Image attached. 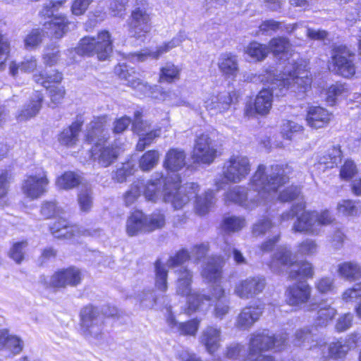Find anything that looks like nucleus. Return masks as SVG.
<instances>
[{"label":"nucleus","instance_id":"nucleus-26","mask_svg":"<svg viewBox=\"0 0 361 361\" xmlns=\"http://www.w3.org/2000/svg\"><path fill=\"white\" fill-rule=\"evenodd\" d=\"M313 212H305L298 217L293 229L295 232H303L312 235H319L320 228L316 225Z\"/></svg>","mask_w":361,"mask_h":361},{"label":"nucleus","instance_id":"nucleus-34","mask_svg":"<svg viewBox=\"0 0 361 361\" xmlns=\"http://www.w3.org/2000/svg\"><path fill=\"white\" fill-rule=\"evenodd\" d=\"M269 53L271 52L276 57L282 59L283 57L288 58L291 55V45L289 40L283 37H274L271 39L269 44Z\"/></svg>","mask_w":361,"mask_h":361},{"label":"nucleus","instance_id":"nucleus-28","mask_svg":"<svg viewBox=\"0 0 361 361\" xmlns=\"http://www.w3.org/2000/svg\"><path fill=\"white\" fill-rule=\"evenodd\" d=\"M223 260L220 257H212L207 259L201 274L208 283H217L221 279V267Z\"/></svg>","mask_w":361,"mask_h":361},{"label":"nucleus","instance_id":"nucleus-5","mask_svg":"<svg viewBox=\"0 0 361 361\" xmlns=\"http://www.w3.org/2000/svg\"><path fill=\"white\" fill-rule=\"evenodd\" d=\"M113 40L107 30L99 32L96 37L82 38L75 48L80 55L92 56L96 55L99 61L107 59L112 52Z\"/></svg>","mask_w":361,"mask_h":361},{"label":"nucleus","instance_id":"nucleus-2","mask_svg":"<svg viewBox=\"0 0 361 361\" xmlns=\"http://www.w3.org/2000/svg\"><path fill=\"white\" fill-rule=\"evenodd\" d=\"M180 178L176 176L174 181L171 183L170 180L159 178L155 180H149L147 183L142 181L141 192L148 202H157L161 197V188L164 184V194L163 200L166 202H171L175 209H181L186 204L190 199L197 196L199 185L191 183L183 187L179 186Z\"/></svg>","mask_w":361,"mask_h":361},{"label":"nucleus","instance_id":"nucleus-8","mask_svg":"<svg viewBox=\"0 0 361 361\" xmlns=\"http://www.w3.org/2000/svg\"><path fill=\"white\" fill-rule=\"evenodd\" d=\"M176 272L178 276L177 293L179 295H188L187 312L188 314L202 307L204 304H209L211 301V297L209 295L197 293L188 295L191 290L190 286L192 279V274L188 269L180 268L179 270H177Z\"/></svg>","mask_w":361,"mask_h":361},{"label":"nucleus","instance_id":"nucleus-31","mask_svg":"<svg viewBox=\"0 0 361 361\" xmlns=\"http://www.w3.org/2000/svg\"><path fill=\"white\" fill-rule=\"evenodd\" d=\"M220 71L228 77L235 76L238 71L237 56L231 53H223L218 59Z\"/></svg>","mask_w":361,"mask_h":361},{"label":"nucleus","instance_id":"nucleus-14","mask_svg":"<svg viewBox=\"0 0 361 361\" xmlns=\"http://www.w3.org/2000/svg\"><path fill=\"white\" fill-rule=\"evenodd\" d=\"M216 153L215 145L207 135L202 134L197 137L192 151V157L195 161L211 164L216 157Z\"/></svg>","mask_w":361,"mask_h":361},{"label":"nucleus","instance_id":"nucleus-15","mask_svg":"<svg viewBox=\"0 0 361 361\" xmlns=\"http://www.w3.org/2000/svg\"><path fill=\"white\" fill-rule=\"evenodd\" d=\"M130 18V32L134 37L142 38L150 32L151 16L146 9L136 8L132 11Z\"/></svg>","mask_w":361,"mask_h":361},{"label":"nucleus","instance_id":"nucleus-55","mask_svg":"<svg viewBox=\"0 0 361 361\" xmlns=\"http://www.w3.org/2000/svg\"><path fill=\"white\" fill-rule=\"evenodd\" d=\"M245 224L244 218L232 216L224 219L222 228L227 232H235L241 230Z\"/></svg>","mask_w":361,"mask_h":361},{"label":"nucleus","instance_id":"nucleus-11","mask_svg":"<svg viewBox=\"0 0 361 361\" xmlns=\"http://www.w3.org/2000/svg\"><path fill=\"white\" fill-rule=\"evenodd\" d=\"M355 56L345 49L337 48L334 51L329 69L344 78H351L355 73Z\"/></svg>","mask_w":361,"mask_h":361},{"label":"nucleus","instance_id":"nucleus-4","mask_svg":"<svg viewBox=\"0 0 361 361\" xmlns=\"http://www.w3.org/2000/svg\"><path fill=\"white\" fill-rule=\"evenodd\" d=\"M295 259L291 251L286 247H279L274 253L270 263L271 269L277 273L282 272L286 267L289 269L288 276L291 279L298 278H312L314 271L312 264L307 261H302L294 264Z\"/></svg>","mask_w":361,"mask_h":361},{"label":"nucleus","instance_id":"nucleus-32","mask_svg":"<svg viewBox=\"0 0 361 361\" xmlns=\"http://www.w3.org/2000/svg\"><path fill=\"white\" fill-rule=\"evenodd\" d=\"M185 164V154L183 150L177 148L169 149L165 156L164 166L166 169L177 171Z\"/></svg>","mask_w":361,"mask_h":361},{"label":"nucleus","instance_id":"nucleus-7","mask_svg":"<svg viewBox=\"0 0 361 361\" xmlns=\"http://www.w3.org/2000/svg\"><path fill=\"white\" fill-rule=\"evenodd\" d=\"M251 171L249 159L241 154H233L224 164L223 178L225 182H216L217 189L223 188V184L227 183H238L246 178Z\"/></svg>","mask_w":361,"mask_h":361},{"label":"nucleus","instance_id":"nucleus-18","mask_svg":"<svg viewBox=\"0 0 361 361\" xmlns=\"http://www.w3.org/2000/svg\"><path fill=\"white\" fill-rule=\"evenodd\" d=\"M186 39L184 32H180L171 41L157 47L156 51L144 50L141 52L133 53L130 55L133 62H142L147 58L158 59L160 56L169 51L171 49L179 46Z\"/></svg>","mask_w":361,"mask_h":361},{"label":"nucleus","instance_id":"nucleus-49","mask_svg":"<svg viewBox=\"0 0 361 361\" xmlns=\"http://www.w3.org/2000/svg\"><path fill=\"white\" fill-rule=\"evenodd\" d=\"M160 154L157 150H149L140 159V167L143 171H149L158 163Z\"/></svg>","mask_w":361,"mask_h":361},{"label":"nucleus","instance_id":"nucleus-41","mask_svg":"<svg viewBox=\"0 0 361 361\" xmlns=\"http://www.w3.org/2000/svg\"><path fill=\"white\" fill-rule=\"evenodd\" d=\"M81 183V177L72 171H66L57 178L56 185L61 190H70Z\"/></svg>","mask_w":361,"mask_h":361},{"label":"nucleus","instance_id":"nucleus-9","mask_svg":"<svg viewBox=\"0 0 361 361\" xmlns=\"http://www.w3.org/2000/svg\"><path fill=\"white\" fill-rule=\"evenodd\" d=\"M66 1L49 0L47 3L44 4L39 11L40 16L51 19L49 21L45 22L44 26L56 38H60L65 34L69 22L65 16H53V14Z\"/></svg>","mask_w":361,"mask_h":361},{"label":"nucleus","instance_id":"nucleus-33","mask_svg":"<svg viewBox=\"0 0 361 361\" xmlns=\"http://www.w3.org/2000/svg\"><path fill=\"white\" fill-rule=\"evenodd\" d=\"M167 323L172 328H176L181 335L195 336L199 329L200 320L194 319L186 322L178 323L173 315L167 317Z\"/></svg>","mask_w":361,"mask_h":361},{"label":"nucleus","instance_id":"nucleus-51","mask_svg":"<svg viewBox=\"0 0 361 361\" xmlns=\"http://www.w3.org/2000/svg\"><path fill=\"white\" fill-rule=\"evenodd\" d=\"M314 286L321 294L334 293L336 290L335 280L331 276H323L318 279L314 283Z\"/></svg>","mask_w":361,"mask_h":361},{"label":"nucleus","instance_id":"nucleus-13","mask_svg":"<svg viewBox=\"0 0 361 361\" xmlns=\"http://www.w3.org/2000/svg\"><path fill=\"white\" fill-rule=\"evenodd\" d=\"M81 329L82 334L88 337H98L102 330V318L97 309L87 305L80 312Z\"/></svg>","mask_w":361,"mask_h":361},{"label":"nucleus","instance_id":"nucleus-21","mask_svg":"<svg viewBox=\"0 0 361 361\" xmlns=\"http://www.w3.org/2000/svg\"><path fill=\"white\" fill-rule=\"evenodd\" d=\"M286 293L287 302L292 306H299L308 302L312 288L308 283L301 282L290 286Z\"/></svg>","mask_w":361,"mask_h":361},{"label":"nucleus","instance_id":"nucleus-22","mask_svg":"<svg viewBox=\"0 0 361 361\" xmlns=\"http://www.w3.org/2000/svg\"><path fill=\"white\" fill-rule=\"evenodd\" d=\"M199 341L209 353H214L221 346L222 341L221 328L213 326H207L201 332Z\"/></svg>","mask_w":361,"mask_h":361},{"label":"nucleus","instance_id":"nucleus-60","mask_svg":"<svg viewBox=\"0 0 361 361\" xmlns=\"http://www.w3.org/2000/svg\"><path fill=\"white\" fill-rule=\"evenodd\" d=\"M27 246V241L15 243L11 247L8 255L16 263L20 264L24 259L25 250Z\"/></svg>","mask_w":361,"mask_h":361},{"label":"nucleus","instance_id":"nucleus-63","mask_svg":"<svg viewBox=\"0 0 361 361\" xmlns=\"http://www.w3.org/2000/svg\"><path fill=\"white\" fill-rule=\"evenodd\" d=\"M135 171L134 164L130 162H127L118 169L115 173L114 178L119 183H123L126 180V178L132 174Z\"/></svg>","mask_w":361,"mask_h":361},{"label":"nucleus","instance_id":"nucleus-64","mask_svg":"<svg viewBox=\"0 0 361 361\" xmlns=\"http://www.w3.org/2000/svg\"><path fill=\"white\" fill-rule=\"evenodd\" d=\"M357 173L355 163L351 160H347L341 166L340 176L343 180H350Z\"/></svg>","mask_w":361,"mask_h":361},{"label":"nucleus","instance_id":"nucleus-3","mask_svg":"<svg viewBox=\"0 0 361 361\" xmlns=\"http://www.w3.org/2000/svg\"><path fill=\"white\" fill-rule=\"evenodd\" d=\"M106 123V116L94 118L88 125L85 135L86 141L95 142L90 152L92 159L103 167L111 165L118 155V147H104L99 142L105 139Z\"/></svg>","mask_w":361,"mask_h":361},{"label":"nucleus","instance_id":"nucleus-56","mask_svg":"<svg viewBox=\"0 0 361 361\" xmlns=\"http://www.w3.org/2000/svg\"><path fill=\"white\" fill-rule=\"evenodd\" d=\"M142 181L134 182L123 195V202L126 206L134 204L141 195Z\"/></svg>","mask_w":361,"mask_h":361},{"label":"nucleus","instance_id":"nucleus-25","mask_svg":"<svg viewBox=\"0 0 361 361\" xmlns=\"http://www.w3.org/2000/svg\"><path fill=\"white\" fill-rule=\"evenodd\" d=\"M231 102V94L228 92H223L209 96L204 101V106L212 114L223 113L230 108Z\"/></svg>","mask_w":361,"mask_h":361},{"label":"nucleus","instance_id":"nucleus-19","mask_svg":"<svg viewBox=\"0 0 361 361\" xmlns=\"http://www.w3.org/2000/svg\"><path fill=\"white\" fill-rule=\"evenodd\" d=\"M82 273L75 267L60 269L51 276L49 285L54 288H66L76 286L80 283Z\"/></svg>","mask_w":361,"mask_h":361},{"label":"nucleus","instance_id":"nucleus-38","mask_svg":"<svg viewBox=\"0 0 361 361\" xmlns=\"http://www.w3.org/2000/svg\"><path fill=\"white\" fill-rule=\"evenodd\" d=\"M33 79L36 83L49 89L56 85H59L63 79V76L60 72L52 70L46 74H35Z\"/></svg>","mask_w":361,"mask_h":361},{"label":"nucleus","instance_id":"nucleus-10","mask_svg":"<svg viewBox=\"0 0 361 361\" xmlns=\"http://www.w3.org/2000/svg\"><path fill=\"white\" fill-rule=\"evenodd\" d=\"M287 335L282 334L274 337L269 331L256 332L251 335L249 343V356L252 357L255 354L267 350L272 348H280L286 341Z\"/></svg>","mask_w":361,"mask_h":361},{"label":"nucleus","instance_id":"nucleus-23","mask_svg":"<svg viewBox=\"0 0 361 361\" xmlns=\"http://www.w3.org/2000/svg\"><path fill=\"white\" fill-rule=\"evenodd\" d=\"M262 308L259 306H249L243 308L237 316L235 326L240 330L250 329L260 317Z\"/></svg>","mask_w":361,"mask_h":361},{"label":"nucleus","instance_id":"nucleus-27","mask_svg":"<svg viewBox=\"0 0 361 361\" xmlns=\"http://www.w3.org/2000/svg\"><path fill=\"white\" fill-rule=\"evenodd\" d=\"M273 92L269 88L262 89L256 96L254 102V111L250 110L249 114L254 113L265 116L268 114L272 107Z\"/></svg>","mask_w":361,"mask_h":361},{"label":"nucleus","instance_id":"nucleus-20","mask_svg":"<svg viewBox=\"0 0 361 361\" xmlns=\"http://www.w3.org/2000/svg\"><path fill=\"white\" fill-rule=\"evenodd\" d=\"M333 118V114L327 109L313 106L308 108L305 120L310 128L319 129L328 126Z\"/></svg>","mask_w":361,"mask_h":361},{"label":"nucleus","instance_id":"nucleus-59","mask_svg":"<svg viewBox=\"0 0 361 361\" xmlns=\"http://www.w3.org/2000/svg\"><path fill=\"white\" fill-rule=\"evenodd\" d=\"M303 130L302 126L292 121H284L281 125L282 136L287 140H291L294 133L302 132Z\"/></svg>","mask_w":361,"mask_h":361},{"label":"nucleus","instance_id":"nucleus-52","mask_svg":"<svg viewBox=\"0 0 361 361\" xmlns=\"http://www.w3.org/2000/svg\"><path fill=\"white\" fill-rule=\"evenodd\" d=\"M78 202L80 209L83 212H88L92 207L93 201L92 191L90 188H82L78 195Z\"/></svg>","mask_w":361,"mask_h":361},{"label":"nucleus","instance_id":"nucleus-42","mask_svg":"<svg viewBox=\"0 0 361 361\" xmlns=\"http://www.w3.org/2000/svg\"><path fill=\"white\" fill-rule=\"evenodd\" d=\"M76 227L74 226H68L65 219H59L51 227L50 230L52 234L56 238H70L75 235Z\"/></svg>","mask_w":361,"mask_h":361},{"label":"nucleus","instance_id":"nucleus-50","mask_svg":"<svg viewBox=\"0 0 361 361\" xmlns=\"http://www.w3.org/2000/svg\"><path fill=\"white\" fill-rule=\"evenodd\" d=\"M145 231L151 232L161 228L165 225V217L159 212L153 213L149 216L145 215Z\"/></svg>","mask_w":361,"mask_h":361},{"label":"nucleus","instance_id":"nucleus-57","mask_svg":"<svg viewBox=\"0 0 361 361\" xmlns=\"http://www.w3.org/2000/svg\"><path fill=\"white\" fill-rule=\"evenodd\" d=\"M318 250V245L314 240L306 239L297 246V253L302 256H312Z\"/></svg>","mask_w":361,"mask_h":361},{"label":"nucleus","instance_id":"nucleus-36","mask_svg":"<svg viewBox=\"0 0 361 361\" xmlns=\"http://www.w3.org/2000/svg\"><path fill=\"white\" fill-rule=\"evenodd\" d=\"M145 214L140 211L133 212L126 221V230L129 236L145 231Z\"/></svg>","mask_w":361,"mask_h":361},{"label":"nucleus","instance_id":"nucleus-35","mask_svg":"<svg viewBox=\"0 0 361 361\" xmlns=\"http://www.w3.org/2000/svg\"><path fill=\"white\" fill-rule=\"evenodd\" d=\"M81 129V123L74 122L68 128H64L58 135L59 142L66 147H73L78 140Z\"/></svg>","mask_w":361,"mask_h":361},{"label":"nucleus","instance_id":"nucleus-45","mask_svg":"<svg viewBox=\"0 0 361 361\" xmlns=\"http://www.w3.org/2000/svg\"><path fill=\"white\" fill-rule=\"evenodd\" d=\"M245 53L257 61H262L267 56L269 48L267 45L252 42L245 48Z\"/></svg>","mask_w":361,"mask_h":361},{"label":"nucleus","instance_id":"nucleus-12","mask_svg":"<svg viewBox=\"0 0 361 361\" xmlns=\"http://www.w3.org/2000/svg\"><path fill=\"white\" fill-rule=\"evenodd\" d=\"M49 180L47 178V172L42 169H39L32 174L26 177L22 184L23 195L33 200L39 198L47 191Z\"/></svg>","mask_w":361,"mask_h":361},{"label":"nucleus","instance_id":"nucleus-48","mask_svg":"<svg viewBox=\"0 0 361 361\" xmlns=\"http://www.w3.org/2000/svg\"><path fill=\"white\" fill-rule=\"evenodd\" d=\"M214 200V193L212 190H208L201 196L197 197L195 202V209L197 212L200 215L205 214Z\"/></svg>","mask_w":361,"mask_h":361},{"label":"nucleus","instance_id":"nucleus-24","mask_svg":"<svg viewBox=\"0 0 361 361\" xmlns=\"http://www.w3.org/2000/svg\"><path fill=\"white\" fill-rule=\"evenodd\" d=\"M23 349V342L18 336L11 335L6 330L0 331V350L6 353L5 357L14 356Z\"/></svg>","mask_w":361,"mask_h":361},{"label":"nucleus","instance_id":"nucleus-37","mask_svg":"<svg viewBox=\"0 0 361 361\" xmlns=\"http://www.w3.org/2000/svg\"><path fill=\"white\" fill-rule=\"evenodd\" d=\"M337 271L340 277L349 281H354L361 278V267L355 262H345L339 264Z\"/></svg>","mask_w":361,"mask_h":361},{"label":"nucleus","instance_id":"nucleus-58","mask_svg":"<svg viewBox=\"0 0 361 361\" xmlns=\"http://www.w3.org/2000/svg\"><path fill=\"white\" fill-rule=\"evenodd\" d=\"M161 135V128H156L152 130H147L143 135L140 136L136 148L138 151H143L145 147L149 145L153 140Z\"/></svg>","mask_w":361,"mask_h":361},{"label":"nucleus","instance_id":"nucleus-16","mask_svg":"<svg viewBox=\"0 0 361 361\" xmlns=\"http://www.w3.org/2000/svg\"><path fill=\"white\" fill-rule=\"evenodd\" d=\"M360 341L361 335L354 332L348 334L345 338L331 342L328 347L327 357L334 359L343 358L350 350L356 348Z\"/></svg>","mask_w":361,"mask_h":361},{"label":"nucleus","instance_id":"nucleus-43","mask_svg":"<svg viewBox=\"0 0 361 361\" xmlns=\"http://www.w3.org/2000/svg\"><path fill=\"white\" fill-rule=\"evenodd\" d=\"M341 155L340 147H333L320 157L319 165L324 166L326 169H331L341 162Z\"/></svg>","mask_w":361,"mask_h":361},{"label":"nucleus","instance_id":"nucleus-54","mask_svg":"<svg viewBox=\"0 0 361 361\" xmlns=\"http://www.w3.org/2000/svg\"><path fill=\"white\" fill-rule=\"evenodd\" d=\"M348 91V90L345 84L338 82L333 84L326 90V102L334 104L338 97L346 95Z\"/></svg>","mask_w":361,"mask_h":361},{"label":"nucleus","instance_id":"nucleus-17","mask_svg":"<svg viewBox=\"0 0 361 361\" xmlns=\"http://www.w3.org/2000/svg\"><path fill=\"white\" fill-rule=\"evenodd\" d=\"M265 286L264 278L260 276L249 277L235 284L234 293L241 299L247 300L262 293Z\"/></svg>","mask_w":361,"mask_h":361},{"label":"nucleus","instance_id":"nucleus-53","mask_svg":"<svg viewBox=\"0 0 361 361\" xmlns=\"http://www.w3.org/2000/svg\"><path fill=\"white\" fill-rule=\"evenodd\" d=\"M167 271L164 265L157 260L155 264V286L161 291H166L167 289Z\"/></svg>","mask_w":361,"mask_h":361},{"label":"nucleus","instance_id":"nucleus-40","mask_svg":"<svg viewBox=\"0 0 361 361\" xmlns=\"http://www.w3.org/2000/svg\"><path fill=\"white\" fill-rule=\"evenodd\" d=\"M337 314V310L330 305L326 302H322L319 305L317 317L315 319V324L317 326H326Z\"/></svg>","mask_w":361,"mask_h":361},{"label":"nucleus","instance_id":"nucleus-29","mask_svg":"<svg viewBox=\"0 0 361 361\" xmlns=\"http://www.w3.org/2000/svg\"><path fill=\"white\" fill-rule=\"evenodd\" d=\"M116 72L120 78L125 80L127 85L134 89L142 91L145 93L151 91L152 87L146 83H143L139 78L136 77L135 72L130 69L129 70L126 66H119L116 68Z\"/></svg>","mask_w":361,"mask_h":361},{"label":"nucleus","instance_id":"nucleus-44","mask_svg":"<svg viewBox=\"0 0 361 361\" xmlns=\"http://www.w3.org/2000/svg\"><path fill=\"white\" fill-rule=\"evenodd\" d=\"M37 66L36 59L33 56H30L25 59L20 63L12 61L9 64V72L13 76H16L19 71L23 73H32L36 69Z\"/></svg>","mask_w":361,"mask_h":361},{"label":"nucleus","instance_id":"nucleus-30","mask_svg":"<svg viewBox=\"0 0 361 361\" xmlns=\"http://www.w3.org/2000/svg\"><path fill=\"white\" fill-rule=\"evenodd\" d=\"M42 99L43 97L40 92H35L32 97L30 103L17 113L16 116V119L19 122H23L35 116L41 109Z\"/></svg>","mask_w":361,"mask_h":361},{"label":"nucleus","instance_id":"nucleus-61","mask_svg":"<svg viewBox=\"0 0 361 361\" xmlns=\"http://www.w3.org/2000/svg\"><path fill=\"white\" fill-rule=\"evenodd\" d=\"M274 228V225L268 218L259 220L252 227V233L255 236L265 234L267 231Z\"/></svg>","mask_w":361,"mask_h":361},{"label":"nucleus","instance_id":"nucleus-47","mask_svg":"<svg viewBox=\"0 0 361 361\" xmlns=\"http://www.w3.org/2000/svg\"><path fill=\"white\" fill-rule=\"evenodd\" d=\"M180 70L173 63H166L160 69V82L171 83L179 79Z\"/></svg>","mask_w":361,"mask_h":361},{"label":"nucleus","instance_id":"nucleus-6","mask_svg":"<svg viewBox=\"0 0 361 361\" xmlns=\"http://www.w3.org/2000/svg\"><path fill=\"white\" fill-rule=\"evenodd\" d=\"M269 80L273 85H276L281 89L294 88V90L302 92H305L311 83V78L302 64H297L293 66V69L287 66L281 75Z\"/></svg>","mask_w":361,"mask_h":361},{"label":"nucleus","instance_id":"nucleus-46","mask_svg":"<svg viewBox=\"0 0 361 361\" xmlns=\"http://www.w3.org/2000/svg\"><path fill=\"white\" fill-rule=\"evenodd\" d=\"M44 37L43 30L32 29L24 37V47L26 49H35L39 46Z\"/></svg>","mask_w":361,"mask_h":361},{"label":"nucleus","instance_id":"nucleus-39","mask_svg":"<svg viewBox=\"0 0 361 361\" xmlns=\"http://www.w3.org/2000/svg\"><path fill=\"white\" fill-rule=\"evenodd\" d=\"M338 214L344 216H355L361 212V202L350 200H343L336 206Z\"/></svg>","mask_w":361,"mask_h":361},{"label":"nucleus","instance_id":"nucleus-62","mask_svg":"<svg viewBox=\"0 0 361 361\" xmlns=\"http://www.w3.org/2000/svg\"><path fill=\"white\" fill-rule=\"evenodd\" d=\"M361 298V283L355 284L352 288L345 290L341 299L345 302H353L354 300Z\"/></svg>","mask_w":361,"mask_h":361},{"label":"nucleus","instance_id":"nucleus-1","mask_svg":"<svg viewBox=\"0 0 361 361\" xmlns=\"http://www.w3.org/2000/svg\"><path fill=\"white\" fill-rule=\"evenodd\" d=\"M287 180L283 167L278 165L272 166L271 172L267 174L264 166L259 165L252 177L250 190L235 186L225 193L224 200L226 203H235L252 209L274 199L276 191Z\"/></svg>","mask_w":361,"mask_h":361}]
</instances>
